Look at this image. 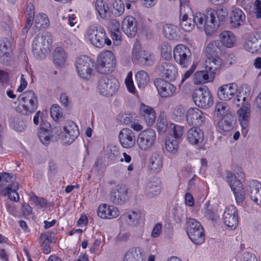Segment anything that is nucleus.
<instances>
[{
  "label": "nucleus",
  "mask_w": 261,
  "mask_h": 261,
  "mask_svg": "<svg viewBox=\"0 0 261 261\" xmlns=\"http://www.w3.org/2000/svg\"><path fill=\"white\" fill-rule=\"evenodd\" d=\"M246 17L243 11L239 8H234L230 16V24L233 28H238L245 22Z\"/></svg>",
  "instance_id": "473e14b6"
},
{
  "label": "nucleus",
  "mask_w": 261,
  "mask_h": 261,
  "mask_svg": "<svg viewBox=\"0 0 261 261\" xmlns=\"http://www.w3.org/2000/svg\"><path fill=\"white\" fill-rule=\"evenodd\" d=\"M97 215L103 219H112L119 216V211L114 206L103 204L99 206Z\"/></svg>",
  "instance_id": "bb28decb"
},
{
  "label": "nucleus",
  "mask_w": 261,
  "mask_h": 261,
  "mask_svg": "<svg viewBox=\"0 0 261 261\" xmlns=\"http://www.w3.org/2000/svg\"><path fill=\"white\" fill-rule=\"evenodd\" d=\"M18 184L14 182L9 184L1 190V194L5 196H8L11 201L17 202L19 200V196L17 191L18 189Z\"/></svg>",
  "instance_id": "7c9ffc66"
},
{
  "label": "nucleus",
  "mask_w": 261,
  "mask_h": 261,
  "mask_svg": "<svg viewBox=\"0 0 261 261\" xmlns=\"http://www.w3.org/2000/svg\"><path fill=\"white\" fill-rule=\"evenodd\" d=\"M135 114H124L122 116L120 121L124 125H130L135 121Z\"/></svg>",
  "instance_id": "69168bd1"
},
{
  "label": "nucleus",
  "mask_w": 261,
  "mask_h": 261,
  "mask_svg": "<svg viewBox=\"0 0 261 261\" xmlns=\"http://www.w3.org/2000/svg\"><path fill=\"white\" fill-rule=\"evenodd\" d=\"M170 125L171 126H173V136L171 137L174 139L181 141L183 135V127L174 123H171Z\"/></svg>",
  "instance_id": "bf43d9fd"
},
{
  "label": "nucleus",
  "mask_w": 261,
  "mask_h": 261,
  "mask_svg": "<svg viewBox=\"0 0 261 261\" xmlns=\"http://www.w3.org/2000/svg\"><path fill=\"white\" fill-rule=\"evenodd\" d=\"M207 14L211 25L207 27V31L209 34H213L224 22L227 13L225 9L222 8L217 10L210 9L207 10Z\"/></svg>",
  "instance_id": "1a4fd4ad"
},
{
  "label": "nucleus",
  "mask_w": 261,
  "mask_h": 261,
  "mask_svg": "<svg viewBox=\"0 0 261 261\" xmlns=\"http://www.w3.org/2000/svg\"><path fill=\"white\" fill-rule=\"evenodd\" d=\"M161 56L165 60H169L172 57V48L167 43L164 42L161 45Z\"/></svg>",
  "instance_id": "6e6d98bb"
},
{
  "label": "nucleus",
  "mask_w": 261,
  "mask_h": 261,
  "mask_svg": "<svg viewBox=\"0 0 261 261\" xmlns=\"http://www.w3.org/2000/svg\"><path fill=\"white\" fill-rule=\"evenodd\" d=\"M214 79L213 72H210L207 70L198 71L193 76V82L196 85L212 82Z\"/></svg>",
  "instance_id": "72a5a7b5"
},
{
  "label": "nucleus",
  "mask_w": 261,
  "mask_h": 261,
  "mask_svg": "<svg viewBox=\"0 0 261 261\" xmlns=\"http://www.w3.org/2000/svg\"><path fill=\"white\" fill-rule=\"evenodd\" d=\"M185 109L181 106L176 107L173 112V118L177 121L183 120L185 118Z\"/></svg>",
  "instance_id": "052dcab7"
},
{
  "label": "nucleus",
  "mask_w": 261,
  "mask_h": 261,
  "mask_svg": "<svg viewBox=\"0 0 261 261\" xmlns=\"http://www.w3.org/2000/svg\"><path fill=\"white\" fill-rule=\"evenodd\" d=\"M50 125L48 123L40 124V130L38 133V137L41 142L44 145H47L49 144L51 138L53 137V131L47 127H50Z\"/></svg>",
  "instance_id": "c756f323"
},
{
  "label": "nucleus",
  "mask_w": 261,
  "mask_h": 261,
  "mask_svg": "<svg viewBox=\"0 0 261 261\" xmlns=\"http://www.w3.org/2000/svg\"><path fill=\"white\" fill-rule=\"evenodd\" d=\"M140 215L139 213L134 211L123 214L121 218L125 220L129 225L136 224L138 222Z\"/></svg>",
  "instance_id": "603ef678"
},
{
  "label": "nucleus",
  "mask_w": 261,
  "mask_h": 261,
  "mask_svg": "<svg viewBox=\"0 0 261 261\" xmlns=\"http://www.w3.org/2000/svg\"><path fill=\"white\" fill-rule=\"evenodd\" d=\"M39 239L41 244L56 243V238L55 236H50L45 233H41Z\"/></svg>",
  "instance_id": "0e129e2a"
},
{
  "label": "nucleus",
  "mask_w": 261,
  "mask_h": 261,
  "mask_svg": "<svg viewBox=\"0 0 261 261\" xmlns=\"http://www.w3.org/2000/svg\"><path fill=\"white\" fill-rule=\"evenodd\" d=\"M17 100L19 105L16 110L22 115L32 114L38 108V98L33 90H27L22 93L18 96Z\"/></svg>",
  "instance_id": "f03ea898"
},
{
  "label": "nucleus",
  "mask_w": 261,
  "mask_h": 261,
  "mask_svg": "<svg viewBox=\"0 0 261 261\" xmlns=\"http://www.w3.org/2000/svg\"><path fill=\"white\" fill-rule=\"evenodd\" d=\"M204 139L203 132L198 127L190 128L187 133V140L192 145H198Z\"/></svg>",
  "instance_id": "c85d7f7f"
},
{
  "label": "nucleus",
  "mask_w": 261,
  "mask_h": 261,
  "mask_svg": "<svg viewBox=\"0 0 261 261\" xmlns=\"http://www.w3.org/2000/svg\"><path fill=\"white\" fill-rule=\"evenodd\" d=\"M123 261H145L143 249L140 247L130 248L125 253Z\"/></svg>",
  "instance_id": "a878e982"
},
{
  "label": "nucleus",
  "mask_w": 261,
  "mask_h": 261,
  "mask_svg": "<svg viewBox=\"0 0 261 261\" xmlns=\"http://www.w3.org/2000/svg\"><path fill=\"white\" fill-rule=\"evenodd\" d=\"M163 32L165 37L169 40H175L180 38L178 28L172 24H165L163 27Z\"/></svg>",
  "instance_id": "f704fd0d"
},
{
  "label": "nucleus",
  "mask_w": 261,
  "mask_h": 261,
  "mask_svg": "<svg viewBox=\"0 0 261 261\" xmlns=\"http://www.w3.org/2000/svg\"><path fill=\"white\" fill-rule=\"evenodd\" d=\"M221 43L227 47L234 46L236 39L234 35L230 31H224L220 34Z\"/></svg>",
  "instance_id": "e433bc0d"
},
{
  "label": "nucleus",
  "mask_w": 261,
  "mask_h": 261,
  "mask_svg": "<svg viewBox=\"0 0 261 261\" xmlns=\"http://www.w3.org/2000/svg\"><path fill=\"white\" fill-rule=\"evenodd\" d=\"M154 84L158 93L162 97H168L173 95L175 92V87L169 82L161 79H156Z\"/></svg>",
  "instance_id": "dca6fc26"
},
{
  "label": "nucleus",
  "mask_w": 261,
  "mask_h": 261,
  "mask_svg": "<svg viewBox=\"0 0 261 261\" xmlns=\"http://www.w3.org/2000/svg\"><path fill=\"white\" fill-rule=\"evenodd\" d=\"M161 192V181L158 177H153L147 182L145 187V193L149 198L159 195Z\"/></svg>",
  "instance_id": "393cba45"
},
{
  "label": "nucleus",
  "mask_w": 261,
  "mask_h": 261,
  "mask_svg": "<svg viewBox=\"0 0 261 261\" xmlns=\"http://www.w3.org/2000/svg\"><path fill=\"white\" fill-rule=\"evenodd\" d=\"M180 141L174 139L171 136L168 137L165 141V147L169 152L175 153L178 148V144Z\"/></svg>",
  "instance_id": "09e8293b"
},
{
  "label": "nucleus",
  "mask_w": 261,
  "mask_h": 261,
  "mask_svg": "<svg viewBox=\"0 0 261 261\" xmlns=\"http://www.w3.org/2000/svg\"><path fill=\"white\" fill-rule=\"evenodd\" d=\"M205 115L197 108H191L187 111L186 120L190 125L201 126L205 121Z\"/></svg>",
  "instance_id": "2eb2a0df"
},
{
  "label": "nucleus",
  "mask_w": 261,
  "mask_h": 261,
  "mask_svg": "<svg viewBox=\"0 0 261 261\" xmlns=\"http://www.w3.org/2000/svg\"><path fill=\"white\" fill-rule=\"evenodd\" d=\"M53 41L49 33L39 34L35 37L32 43V52L37 59L44 57L43 50L49 49Z\"/></svg>",
  "instance_id": "7ed1b4c3"
},
{
  "label": "nucleus",
  "mask_w": 261,
  "mask_h": 261,
  "mask_svg": "<svg viewBox=\"0 0 261 261\" xmlns=\"http://www.w3.org/2000/svg\"><path fill=\"white\" fill-rule=\"evenodd\" d=\"M180 25L181 29L185 32H191L195 27L193 18H189L186 14L182 16V7L180 8Z\"/></svg>",
  "instance_id": "58836bf2"
},
{
  "label": "nucleus",
  "mask_w": 261,
  "mask_h": 261,
  "mask_svg": "<svg viewBox=\"0 0 261 261\" xmlns=\"http://www.w3.org/2000/svg\"><path fill=\"white\" fill-rule=\"evenodd\" d=\"M237 91V85L234 83L220 86L218 91V97L220 100H228L231 99Z\"/></svg>",
  "instance_id": "aec40b11"
},
{
  "label": "nucleus",
  "mask_w": 261,
  "mask_h": 261,
  "mask_svg": "<svg viewBox=\"0 0 261 261\" xmlns=\"http://www.w3.org/2000/svg\"><path fill=\"white\" fill-rule=\"evenodd\" d=\"M229 110V105L225 102L219 101L215 106L214 115L218 118H221L227 115Z\"/></svg>",
  "instance_id": "a19ab883"
},
{
  "label": "nucleus",
  "mask_w": 261,
  "mask_h": 261,
  "mask_svg": "<svg viewBox=\"0 0 261 261\" xmlns=\"http://www.w3.org/2000/svg\"><path fill=\"white\" fill-rule=\"evenodd\" d=\"M119 83L115 77L102 76L98 82V89L100 95L110 97L113 96L118 91Z\"/></svg>",
  "instance_id": "0eeeda50"
},
{
  "label": "nucleus",
  "mask_w": 261,
  "mask_h": 261,
  "mask_svg": "<svg viewBox=\"0 0 261 261\" xmlns=\"http://www.w3.org/2000/svg\"><path fill=\"white\" fill-rule=\"evenodd\" d=\"M127 197V189L124 185L119 184L111 189L110 200L113 204L122 205L126 201Z\"/></svg>",
  "instance_id": "ddd939ff"
},
{
  "label": "nucleus",
  "mask_w": 261,
  "mask_h": 261,
  "mask_svg": "<svg viewBox=\"0 0 261 261\" xmlns=\"http://www.w3.org/2000/svg\"><path fill=\"white\" fill-rule=\"evenodd\" d=\"M136 79L139 88H144L149 81L148 74L144 70L139 71L136 73Z\"/></svg>",
  "instance_id": "3c124183"
},
{
  "label": "nucleus",
  "mask_w": 261,
  "mask_h": 261,
  "mask_svg": "<svg viewBox=\"0 0 261 261\" xmlns=\"http://www.w3.org/2000/svg\"><path fill=\"white\" fill-rule=\"evenodd\" d=\"M113 13L116 16L121 15L124 11V4L121 0H114Z\"/></svg>",
  "instance_id": "5fc2aeb1"
},
{
  "label": "nucleus",
  "mask_w": 261,
  "mask_h": 261,
  "mask_svg": "<svg viewBox=\"0 0 261 261\" xmlns=\"http://www.w3.org/2000/svg\"><path fill=\"white\" fill-rule=\"evenodd\" d=\"M161 76L169 82L175 81L178 75L176 66L168 61H161L157 66Z\"/></svg>",
  "instance_id": "f8f14e48"
},
{
  "label": "nucleus",
  "mask_w": 261,
  "mask_h": 261,
  "mask_svg": "<svg viewBox=\"0 0 261 261\" xmlns=\"http://www.w3.org/2000/svg\"><path fill=\"white\" fill-rule=\"evenodd\" d=\"M53 59L56 66H63L66 62V55L63 49L57 47L53 52Z\"/></svg>",
  "instance_id": "ea45409f"
},
{
  "label": "nucleus",
  "mask_w": 261,
  "mask_h": 261,
  "mask_svg": "<svg viewBox=\"0 0 261 261\" xmlns=\"http://www.w3.org/2000/svg\"><path fill=\"white\" fill-rule=\"evenodd\" d=\"M139 111L141 117L148 126H152L154 124L156 119V113L153 108L144 103H141Z\"/></svg>",
  "instance_id": "412c9836"
},
{
  "label": "nucleus",
  "mask_w": 261,
  "mask_h": 261,
  "mask_svg": "<svg viewBox=\"0 0 261 261\" xmlns=\"http://www.w3.org/2000/svg\"><path fill=\"white\" fill-rule=\"evenodd\" d=\"M233 118L231 115L225 116L218 123L219 127L224 132H227L233 128Z\"/></svg>",
  "instance_id": "de8ad7c7"
},
{
  "label": "nucleus",
  "mask_w": 261,
  "mask_h": 261,
  "mask_svg": "<svg viewBox=\"0 0 261 261\" xmlns=\"http://www.w3.org/2000/svg\"><path fill=\"white\" fill-rule=\"evenodd\" d=\"M174 60L182 67H187L191 62V52L186 45L178 44L173 49Z\"/></svg>",
  "instance_id": "9b49d317"
},
{
  "label": "nucleus",
  "mask_w": 261,
  "mask_h": 261,
  "mask_svg": "<svg viewBox=\"0 0 261 261\" xmlns=\"http://www.w3.org/2000/svg\"><path fill=\"white\" fill-rule=\"evenodd\" d=\"M96 64V69L99 73L112 72L115 68V56L111 51L102 52L98 55Z\"/></svg>",
  "instance_id": "423d86ee"
},
{
  "label": "nucleus",
  "mask_w": 261,
  "mask_h": 261,
  "mask_svg": "<svg viewBox=\"0 0 261 261\" xmlns=\"http://www.w3.org/2000/svg\"><path fill=\"white\" fill-rule=\"evenodd\" d=\"M186 224V232L190 240L196 245L202 244L204 240V233L200 223L190 218L187 219Z\"/></svg>",
  "instance_id": "20e7f679"
},
{
  "label": "nucleus",
  "mask_w": 261,
  "mask_h": 261,
  "mask_svg": "<svg viewBox=\"0 0 261 261\" xmlns=\"http://www.w3.org/2000/svg\"><path fill=\"white\" fill-rule=\"evenodd\" d=\"M224 224L231 229L235 228L238 223V214L236 207L231 205L226 207L223 215Z\"/></svg>",
  "instance_id": "f3484780"
},
{
  "label": "nucleus",
  "mask_w": 261,
  "mask_h": 261,
  "mask_svg": "<svg viewBox=\"0 0 261 261\" xmlns=\"http://www.w3.org/2000/svg\"><path fill=\"white\" fill-rule=\"evenodd\" d=\"M131 237V234L128 231H121L115 238L117 242H126Z\"/></svg>",
  "instance_id": "e2e57ef3"
},
{
  "label": "nucleus",
  "mask_w": 261,
  "mask_h": 261,
  "mask_svg": "<svg viewBox=\"0 0 261 261\" xmlns=\"http://www.w3.org/2000/svg\"><path fill=\"white\" fill-rule=\"evenodd\" d=\"M35 23L37 27L46 29L49 27V21L47 16L45 14H39L36 16Z\"/></svg>",
  "instance_id": "864d4df0"
},
{
  "label": "nucleus",
  "mask_w": 261,
  "mask_h": 261,
  "mask_svg": "<svg viewBox=\"0 0 261 261\" xmlns=\"http://www.w3.org/2000/svg\"><path fill=\"white\" fill-rule=\"evenodd\" d=\"M76 70L83 79L89 80L94 73V62L87 56H81L75 62Z\"/></svg>",
  "instance_id": "39448f33"
},
{
  "label": "nucleus",
  "mask_w": 261,
  "mask_h": 261,
  "mask_svg": "<svg viewBox=\"0 0 261 261\" xmlns=\"http://www.w3.org/2000/svg\"><path fill=\"white\" fill-rule=\"evenodd\" d=\"M239 120L242 127V133L246 136L248 133V127L250 117V109L247 107L241 108L238 111Z\"/></svg>",
  "instance_id": "4be33fe9"
},
{
  "label": "nucleus",
  "mask_w": 261,
  "mask_h": 261,
  "mask_svg": "<svg viewBox=\"0 0 261 261\" xmlns=\"http://www.w3.org/2000/svg\"><path fill=\"white\" fill-rule=\"evenodd\" d=\"M195 105L199 108H208L213 103V97L207 87L202 86L196 89L192 94Z\"/></svg>",
  "instance_id": "6e6552de"
},
{
  "label": "nucleus",
  "mask_w": 261,
  "mask_h": 261,
  "mask_svg": "<svg viewBox=\"0 0 261 261\" xmlns=\"http://www.w3.org/2000/svg\"><path fill=\"white\" fill-rule=\"evenodd\" d=\"M247 191L251 199L257 205H261V183L256 180L250 181Z\"/></svg>",
  "instance_id": "5701e85b"
},
{
  "label": "nucleus",
  "mask_w": 261,
  "mask_h": 261,
  "mask_svg": "<svg viewBox=\"0 0 261 261\" xmlns=\"http://www.w3.org/2000/svg\"><path fill=\"white\" fill-rule=\"evenodd\" d=\"M50 114L53 119L56 121L62 117L63 115L62 109L59 105H53L50 109Z\"/></svg>",
  "instance_id": "13d9d810"
},
{
  "label": "nucleus",
  "mask_w": 261,
  "mask_h": 261,
  "mask_svg": "<svg viewBox=\"0 0 261 261\" xmlns=\"http://www.w3.org/2000/svg\"><path fill=\"white\" fill-rule=\"evenodd\" d=\"M163 167L162 156L159 153H153L151 156L149 168L153 173H158L161 171Z\"/></svg>",
  "instance_id": "c9c22d12"
},
{
  "label": "nucleus",
  "mask_w": 261,
  "mask_h": 261,
  "mask_svg": "<svg viewBox=\"0 0 261 261\" xmlns=\"http://www.w3.org/2000/svg\"><path fill=\"white\" fill-rule=\"evenodd\" d=\"M95 8L98 15L102 18H106L109 15V7L103 0H96L95 2Z\"/></svg>",
  "instance_id": "79ce46f5"
},
{
  "label": "nucleus",
  "mask_w": 261,
  "mask_h": 261,
  "mask_svg": "<svg viewBox=\"0 0 261 261\" xmlns=\"http://www.w3.org/2000/svg\"><path fill=\"white\" fill-rule=\"evenodd\" d=\"M31 199L39 208L45 207L47 203L46 199L43 198H39L36 196H33Z\"/></svg>",
  "instance_id": "338daca9"
},
{
  "label": "nucleus",
  "mask_w": 261,
  "mask_h": 261,
  "mask_svg": "<svg viewBox=\"0 0 261 261\" xmlns=\"http://www.w3.org/2000/svg\"><path fill=\"white\" fill-rule=\"evenodd\" d=\"M122 29L128 37H134L138 29L136 19L130 16L126 17L122 21Z\"/></svg>",
  "instance_id": "b1692460"
},
{
  "label": "nucleus",
  "mask_w": 261,
  "mask_h": 261,
  "mask_svg": "<svg viewBox=\"0 0 261 261\" xmlns=\"http://www.w3.org/2000/svg\"><path fill=\"white\" fill-rule=\"evenodd\" d=\"M15 177L12 173L7 172L0 173V187H6L9 184L14 182Z\"/></svg>",
  "instance_id": "8fccbe9b"
},
{
  "label": "nucleus",
  "mask_w": 261,
  "mask_h": 261,
  "mask_svg": "<svg viewBox=\"0 0 261 261\" xmlns=\"http://www.w3.org/2000/svg\"><path fill=\"white\" fill-rule=\"evenodd\" d=\"M226 180L231 190L233 189V188L237 187L238 182H241L239 180L237 179L236 175L230 171L227 172Z\"/></svg>",
  "instance_id": "680f3d73"
},
{
  "label": "nucleus",
  "mask_w": 261,
  "mask_h": 261,
  "mask_svg": "<svg viewBox=\"0 0 261 261\" xmlns=\"http://www.w3.org/2000/svg\"><path fill=\"white\" fill-rule=\"evenodd\" d=\"M246 93L243 91L239 92L237 95L236 98L234 99V103L238 106L239 107L241 105L243 104L245 101L246 99Z\"/></svg>",
  "instance_id": "774afa93"
},
{
  "label": "nucleus",
  "mask_w": 261,
  "mask_h": 261,
  "mask_svg": "<svg viewBox=\"0 0 261 261\" xmlns=\"http://www.w3.org/2000/svg\"><path fill=\"white\" fill-rule=\"evenodd\" d=\"M156 133L151 128L141 132L138 137L137 143L142 150H147L153 147L156 142Z\"/></svg>",
  "instance_id": "9d476101"
},
{
  "label": "nucleus",
  "mask_w": 261,
  "mask_h": 261,
  "mask_svg": "<svg viewBox=\"0 0 261 261\" xmlns=\"http://www.w3.org/2000/svg\"><path fill=\"white\" fill-rule=\"evenodd\" d=\"M168 127V122L166 118L160 116L156 123V128L159 134H164Z\"/></svg>",
  "instance_id": "4d7b16f0"
},
{
  "label": "nucleus",
  "mask_w": 261,
  "mask_h": 261,
  "mask_svg": "<svg viewBox=\"0 0 261 261\" xmlns=\"http://www.w3.org/2000/svg\"><path fill=\"white\" fill-rule=\"evenodd\" d=\"M202 212L205 217L212 221H216L219 217L216 213V211L209 202H206L204 204Z\"/></svg>",
  "instance_id": "37998d69"
},
{
  "label": "nucleus",
  "mask_w": 261,
  "mask_h": 261,
  "mask_svg": "<svg viewBox=\"0 0 261 261\" xmlns=\"http://www.w3.org/2000/svg\"><path fill=\"white\" fill-rule=\"evenodd\" d=\"M10 43L7 39L0 40V61L5 62V58H9Z\"/></svg>",
  "instance_id": "49530a36"
},
{
  "label": "nucleus",
  "mask_w": 261,
  "mask_h": 261,
  "mask_svg": "<svg viewBox=\"0 0 261 261\" xmlns=\"http://www.w3.org/2000/svg\"><path fill=\"white\" fill-rule=\"evenodd\" d=\"M209 16L207 14V10L206 14L200 12H197L193 16L194 24L196 25L199 29L204 30L206 35H211L207 31V28L210 26Z\"/></svg>",
  "instance_id": "cd10ccee"
},
{
  "label": "nucleus",
  "mask_w": 261,
  "mask_h": 261,
  "mask_svg": "<svg viewBox=\"0 0 261 261\" xmlns=\"http://www.w3.org/2000/svg\"><path fill=\"white\" fill-rule=\"evenodd\" d=\"M119 140L121 146L125 148L132 147L136 142L134 131L127 128L122 129L119 134Z\"/></svg>",
  "instance_id": "a211bd4d"
},
{
  "label": "nucleus",
  "mask_w": 261,
  "mask_h": 261,
  "mask_svg": "<svg viewBox=\"0 0 261 261\" xmlns=\"http://www.w3.org/2000/svg\"><path fill=\"white\" fill-rule=\"evenodd\" d=\"M11 127L16 132H21L23 131L26 127V123L21 118L14 117L10 119Z\"/></svg>",
  "instance_id": "c03bdc74"
},
{
  "label": "nucleus",
  "mask_w": 261,
  "mask_h": 261,
  "mask_svg": "<svg viewBox=\"0 0 261 261\" xmlns=\"http://www.w3.org/2000/svg\"><path fill=\"white\" fill-rule=\"evenodd\" d=\"M64 135L61 137L64 144H71L79 136L80 132L77 126L72 121H67L63 127Z\"/></svg>",
  "instance_id": "4468645a"
},
{
  "label": "nucleus",
  "mask_w": 261,
  "mask_h": 261,
  "mask_svg": "<svg viewBox=\"0 0 261 261\" xmlns=\"http://www.w3.org/2000/svg\"><path fill=\"white\" fill-rule=\"evenodd\" d=\"M220 50V43L217 40L210 42L205 48L207 57L217 56V54Z\"/></svg>",
  "instance_id": "a18cd8bd"
},
{
  "label": "nucleus",
  "mask_w": 261,
  "mask_h": 261,
  "mask_svg": "<svg viewBox=\"0 0 261 261\" xmlns=\"http://www.w3.org/2000/svg\"><path fill=\"white\" fill-rule=\"evenodd\" d=\"M237 187L233 188L232 191L235 197V200L238 206H244L245 199V192L241 182H237Z\"/></svg>",
  "instance_id": "4c0bfd02"
},
{
  "label": "nucleus",
  "mask_w": 261,
  "mask_h": 261,
  "mask_svg": "<svg viewBox=\"0 0 261 261\" xmlns=\"http://www.w3.org/2000/svg\"><path fill=\"white\" fill-rule=\"evenodd\" d=\"M85 38L98 48L102 47L105 44L110 45L112 43L111 40L107 37L105 29L97 24H91L87 27Z\"/></svg>",
  "instance_id": "f257e3e1"
},
{
  "label": "nucleus",
  "mask_w": 261,
  "mask_h": 261,
  "mask_svg": "<svg viewBox=\"0 0 261 261\" xmlns=\"http://www.w3.org/2000/svg\"><path fill=\"white\" fill-rule=\"evenodd\" d=\"M244 48L252 54L261 52V32L249 36L245 41Z\"/></svg>",
  "instance_id": "6ab92c4d"
},
{
  "label": "nucleus",
  "mask_w": 261,
  "mask_h": 261,
  "mask_svg": "<svg viewBox=\"0 0 261 261\" xmlns=\"http://www.w3.org/2000/svg\"><path fill=\"white\" fill-rule=\"evenodd\" d=\"M222 64V60L218 56L208 57L205 60V68L210 72H213L214 76Z\"/></svg>",
  "instance_id": "2f4dec72"
}]
</instances>
